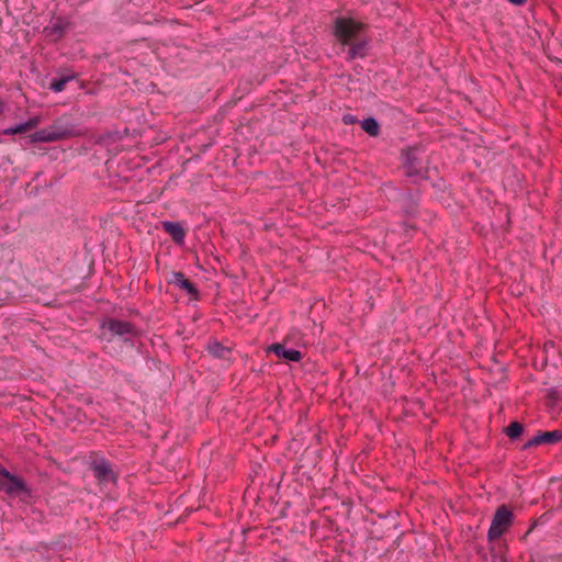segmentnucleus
I'll list each match as a JSON object with an SVG mask.
<instances>
[{"instance_id":"nucleus-8","label":"nucleus","mask_w":562,"mask_h":562,"mask_svg":"<svg viewBox=\"0 0 562 562\" xmlns=\"http://www.w3.org/2000/svg\"><path fill=\"white\" fill-rule=\"evenodd\" d=\"M170 283L179 286L180 289L187 291L193 299H198L199 291L195 285L189 281L182 272H172Z\"/></svg>"},{"instance_id":"nucleus-7","label":"nucleus","mask_w":562,"mask_h":562,"mask_svg":"<svg viewBox=\"0 0 562 562\" xmlns=\"http://www.w3.org/2000/svg\"><path fill=\"white\" fill-rule=\"evenodd\" d=\"M90 467L95 479H98L100 482H109L115 480V474L112 470V467L105 459L95 460L91 463Z\"/></svg>"},{"instance_id":"nucleus-16","label":"nucleus","mask_w":562,"mask_h":562,"mask_svg":"<svg viewBox=\"0 0 562 562\" xmlns=\"http://www.w3.org/2000/svg\"><path fill=\"white\" fill-rule=\"evenodd\" d=\"M72 77H63L59 79H55L50 82V89L55 92H60L64 90L66 83L71 79Z\"/></svg>"},{"instance_id":"nucleus-17","label":"nucleus","mask_w":562,"mask_h":562,"mask_svg":"<svg viewBox=\"0 0 562 562\" xmlns=\"http://www.w3.org/2000/svg\"><path fill=\"white\" fill-rule=\"evenodd\" d=\"M210 351L217 356V357H223L224 356V352L228 351L226 348H224L222 345H220L218 342H215L213 345H210L209 347Z\"/></svg>"},{"instance_id":"nucleus-2","label":"nucleus","mask_w":562,"mask_h":562,"mask_svg":"<svg viewBox=\"0 0 562 562\" xmlns=\"http://www.w3.org/2000/svg\"><path fill=\"white\" fill-rule=\"evenodd\" d=\"M364 24L350 18H337L335 21L334 35L342 45H348L356 38Z\"/></svg>"},{"instance_id":"nucleus-9","label":"nucleus","mask_w":562,"mask_h":562,"mask_svg":"<svg viewBox=\"0 0 562 562\" xmlns=\"http://www.w3.org/2000/svg\"><path fill=\"white\" fill-rule=\"evenodd\" d=\"M102 327H108V329L117 336H123L127 334H132L134 326L130 322L120 321V319H109L106 323L102 325Z\"/></svg>"},{"instance_id":"nucleus-1","label":"nucleus","mask_w":562,"mask_h":562,"mask_svg":"<svg viewBox=\"0 0 562 562\" xmlns=\"http://www.w3.org/2000/svg\"><path fill=\"white\" fill-rule=\"evenodd\" d=\"M85 135L76 125L64 117L55 120L48 127L30 135L31 143H53Z\"/></svg>"},{"instance_id":"nucleus-5","label":"nucleus","mask_w":562,"mask_h":562,"mask_svg":"<svg viewBox=\"0 0 562 562\" xmlns=\"http://www.w3.org/2000/svg\"><path fill=\"white\" fill-rule=\"evenodd\" d=\"M406 172L407 177H416L424 179L426 177V170L422 166L419 158L417 157V149H408L406 151Z\"/></svg>"},{"instance_id":"nucleus-4","label":"nucleus","mask_w":562,"mask_h":562,"mask_svg":"<svg viewBox=\"0 0 562 562\" xmlns=\"http://www.w3.org/2000/svg\"><path fill=\"white\" fill-rule=\"evenodd\" d=\"M0 491L9 495L25 493L30 495V490L23 479L11 474L8 470L0 467Z\"/></svg>"},{"instance_id":"nucleus-14","label":"nucleus","mask_w":562,"mask_h":562,"mask_svg":"<svg viewBox=\"0 0 562 562\" xmlns=\"http://www.w3.org/2000/svg\"><path fill=\"white\" fill-rule=\"evenodd\" d=\"M524 431V427L519 422H512L509 426L506 428V435L510 439L518 438Z\"/></svg>"},{"instance_id":"nucleus-11","label":"nucleus","mask_w":562,"mask_h":562,"mask_svg":"<svg viewBox=\"0 0 562 562\" xmlns=\"http://www.w3.org/2000/svg\"><path fill=\"white\" fill-rule=\"evenodd\" d=\"M162 227L177 244H182L186 237V232L179 223L164 222Z\"/></svg>"},{"instance_id":"nucleus-6","label":"nucleus","mask_w":562,"mask_h":562,"mask_svg":"<svg viewBox=\"0 0 562 562\" xmlns=\"http://www.w3.org/2000/svg\"><path fill=\"white\" fill-rule=\"evenodd\" d=\"M562 440V430H552L539 432L529 439L525 445L524 449H528L530 447H537L540 445H552Z\"/></svg>"},{"instance_id":"nucleus-15","label":"nucleus","mask_w":562,"mask_h":562,"mask_svg":"<svg viewBox=\"0 0 562 562\" xmlns=\"http://www.w3.org/2000/svg\"><path fill=\"white\" fill-rule=\"evenodd\" d=\"M29 127H27V124L24 122V123H21V124H18L15 126H12V127H9V128H5L3 131V134L4 135H14V134H23V133H26L29 132Z\"/></svg>"},{"instance_id":"nucleus-18","label":"nucleus","mask_w":562,"mask_h":562,"mask_svg":"<svg viewBox=\"0 0 562 562\" xmlns=\"http://www.w3.org/2000/svg\"><path fill=\"white\" fill-rule=\"evenodd\" d=\"M42 122L41 116H33L29 119L25 123L27 124L29 130L35 128Z\"/></svg>"},{"instance_id":"nucleus-13","label":"nucleus","mask_w":562,"mask_h":562,"mask_svg":"<svg viewBox=\"0 0 562 562\" xmlns=\"http://www.w3.org/2000/svg\"><path fill=\"white\" fill-rule=\"evenodd\" d=\"M361 127L370 136H378L380 134V125L373 117L364 119L361 123Z\"/></svg>"},{"instance_id":"nucleus-21","label":"nucleus","mask_w":562,"mask_h":562,"mask_svg":"<svg viewBox=\"0 0 562 562\" xmlns=\"http://www.w3.org/2000/svg\"><path fill=\"white\" fill-rule=\"evenodd\" d=\"M3 105H4V104H3V102H2V101H0V114H1V113H2V111H3Z\"/></svg>"},{"instance_id":"nucleus-19","label":"nucleus","mask_w":562,"mask_h":562,"mask_svg":"<svg viewBox=\"0 0 562 562\" xmlns=\"http://www.w3.org/2000/svg\"><path fill=\"white\" fill-rule=\"evenodd\" d=\"M49 33L60 37L64 34V29L60 25L56 24L52 26Z\"/></svg>"},{"instance_id":"nucleus-20","label":"nucleus","mask_w":562,"mask_h":562,"mask_svg":"<svg viewBox=\"0 0 562 562\" xmlns=\"http://www.w3.org/2000/svg\"><path fill=\"white\" fill-rule=\"evenodd\" d=\"M344 122H345L346 124H348V123H352V122H353V120H352V117H351V116H345V117H344Z\"/></svg>"},{"instance_id":"nucleus-10","label":"nucleus","mask_w":562,"mask_h":562,"mask_svg":"<svg viewBox=\"0 0 562 562\" xmlns=\"http://www.w3.org/2000/svg\"><path fill=\"white\" fill-rule=\"evenodd\" d=\"M269 351H272L277 357L284 358L290 361H300L302 353L295 349H285L281 344H273L269 347Z\"/></svg>"},{"instance_id":"nucleus-12","label":"nucleus","mask_w":562,"mask_h":562,"mask_svg":"<svg viewBox=\"0 0 562 562\" xmlns=\"http://www.w3.org/2000/svg\"><path fill=\"white\" fill-rule=\"evenodd\" d=\"M366 55V42L359 41L352 43L348 49V59L352 60L358 57H364Z\"/></svg>"},{"instance_id":"nucleus-3","label":"nucleus","mask_w":562,"mask_h":562,"mask_svg":"<svg viewBox=\"0 0 562 562\" xmlns=\"http://www.w3.org/2000/svg\"><path fill=\"white\" fill-rule=\"evenodd\" d=\"M514 515L506 505L497 507L494 517L492 519L490 529L487 531V538L490 541H495L501 538L504 532L512 526Z\"/></svg>"}]
</instances>
